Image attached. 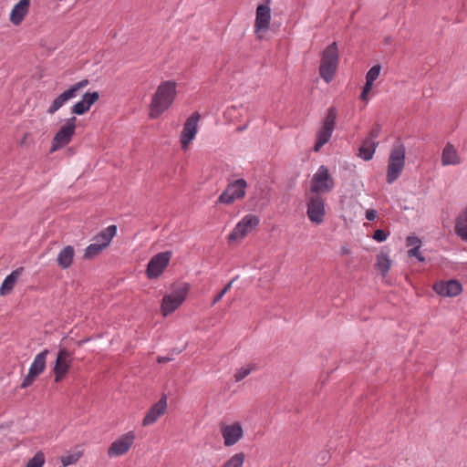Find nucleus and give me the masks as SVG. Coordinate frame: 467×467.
<instances>
[{
    "label": "nucleus",
    "instance_id": "obj_11",
    "mask_svg": "<svg viewBox=\"0 0 467 467\" xmlns=\"http://www.w3.org/2000/svg\"><path fill=\"white\" fill-rule=\"evenodd\" d=\"M271 8L267 4L259 5L256 8L254 30L259 40L264 39L265 33L270 27Z\"/></svg>",
    "mask_w": 467,
    "mask_h": 467
},
{
    "label": "nucleus",
    "instance_id": "obj_25",
    "mask_svg": "<svg viewBox=\"0 0 467 467\" xmlns=\"http://www.w3.org/2000/svg\"><path fill=\"white\" fill-rule=\"evenodd\" d=\"M22 271H23V268H18V269L13 271L10 275H8L5 278V280L3 281L2 285L0 287V295L1 296H6L13 290Z\"/></svg>",
    "mask_w": 467,
    "mask_h": 467
},
{
    "label": "nucleus",
    "instance_id": "obj_4",
    "mask_svg": "<svg viewBox=\"0 0 467 467\" xmlns=\"http://www.w3.org/2000/svg\"><path fill=\"white\" fill-rule=\"evenodd\" d=\"M335 187V181L327 166L321 165L310 181V193L318 194L330 192Z\"/></svg>",
    "mask_w": 467,
    "mask_h": 467
},
{
    "label": "nucleus",
    "instance_id": "obj_42",
    "mask_svg": "<svg viewBox=\"0 0 467 467\" xmlns=\"http://www.w3.org/2000/svg\"><path fill=\"white\" fill-rule=\"evenodd\" d=\"M172 358H169V357H158L157 358V361L158 363H165V362H169V361H171Z\"/></svg>",
    "mask_w": 467,
    "mask_h": 467
},
{
    "label": "nucleus",
    "instance_id": "obj_44",
    "mask_svg": "<svg viewBox=\"0 0 467 467\" xmlns=\"http://www.w3.org/2000/svg\"><path fill=\"white\" fill-rule=\"evenodd\" d=\"M349 254H350V250L347 245H344L341 247V249H340L341 255Z\"/></svg>",
    "mask_w": 467,
    "mask_h": 467
},
{
    "label": "nucleus",
    "instance_id": "obj_20",
    "mask_svg": "<svg viewBox=\"0 0 467 467\" xmlns=\"http://www.w3.org/2000/svg\"><path fill=\"white\" fill-rule=\"evenodd\" d=\"M433 290L435 293L441 296H458L462 290V285L457 280H449V281H441L437 282L433 285Z\"/></svg>",
    "mask_w": 467,
    "mask_h": 467
},
{
    "label": "nucleus",
    "instance_id": "obj_34",
    "mask_svg": "<svg viewBox=\"0 0 467 467\" xmlns=\"http://www.w3.org/2000/svg\"><path fill=\"white\" fill-rule=\"evenodd\" d=\"M381 67L379 65L373 66L366 75V80L374 84V81L379 78L380 74Z\"/></svg>",
    "mask_w": 467,
    "mask_h": 467
},
{
    "label": "nucleus",
    "instance_id": "obj_10",
    "mask_svg": "<svg viewBox=\"0 0 467 467\" xmlns=\"http://www.w3.org/2000/svg\"><path fill=\"white\" fill-rule=\"evenodd\" d=\"M188 289V285H185L183 287L176 289L163 296L161 309L164 317L174 312L184 302Z\"/></svg>",
    "mask_w": 467,
    "mask_h": 467
},
{
    "label": "nucleus",
    "instance_id": "obj_5",
    "mask_svg": "<svg viewBox=\"0 0 467 467\" xmlns=\"http://www.w3.org/2000/svg\"><path fill=\"white\" fill-rule=\"evenodd\" d=\"M116 225H110L96 235L94 242L86 248L84 257L86 259H92L100 254L109 244L116 234Z\"/></svg>",
    "mask_w": 467,
    "mask_h": 467
},
{
    "label": "nucleus",
    "instance_id": "obj_30",
    "mask_svg": "<svg viewBox=\"0 0 467 467\" xmlns=\"http://www.w3.org/2000/svg\"><path fill=\"white\" fill-rule=\"evenodd\" d=\"M245 461L244 452H237L223 463L221 467H243Z\"/></svg>",
    "mask_w": 467,
    "mask_h": 467
},
{
    "label": "nucleus",
    "instance_id": "obj_26",
    "mask_svg": "<svg viewBox=\"0 0 467 467\" xmlns=\"http://www.w3.org/2000/svg\"><path fill=\"white\" fill-rule=\"evenodd\" d=\"M136 434L133 431L119 437V455L127 453L134 443Z\"/></svg>",
    "mask_w": 467,
    "mask_h": 467
},
{
    "label": "nucleus",
    "instance_id": "obj_19",
    "mask_svg": "<svg viewBox=\"0 0 467 467\" xmlns=\"http://www.w3.org/2000/svg\"><path fill=\"white\" fill-rule=\"evenodd\" d=\"M167 410V397L166 395H162V397L156 402L149 411L146 413L142 424L143 426H148L155 423L158 419L162 416Z\"/></svg>",
    "mask_w": 467,
    "mask_h": 467
},
{
    "label": "nucleus",
    "instance_id": "obj_7",
    "mask_svg": "<svg viewBox=\"0 0 467 467\" xmlns=\"http://www.w3.org/2000/svg\"><path fill=\"white\" fill-rule=\"evenodd\" d=\"M247 182L244 179H238L228 183L225 190L221 193L217 203L232 204L236 200L245 196Z\"/></svg>",
    "mask_w": 467,
    "mask_h": 467
},
{
    "label": "nucleus",
    "instance_id": "obj_15",
    "mask_svg": "<svg viewBox=\"0 0 467 467\" xmlns=\"http://www.w3.org/2000/svg\"><path fill=\"white\" fill-rule=\"evenodd\" d=\"M88 84V81L87 79H83L71 86L68 89L65 90L53 100L51 106L47 109V113L52 115L57 112L69 99L77 97L78 91L84 88Z\"/></svg>",
    "mask_w": 467,
    "mask_h": 467
},
{
    "label": "nucleus",
    "instance_id": "obj_8",
    "mask_svg": "<svg viewBox=\"0 0 467 467\" xmlns=\"http://www.w3.org/2000/svg\"><path fill=\"white\" fill-rule=\"evenodd\" d=\"M76 117H72L61 126L52 140L50 152L58 150L71 141L76 130Z\"/></svg>",
    "mask_w": 467,
    "mask_h": 467
},
{
    "label": "nucleus",
    "instance_id": "obj_3",
    "mask_svg": "<svg viewBox=\"0 0 467 467\" xmlns=\"http://www.w3.org/2000/svg\"><path fill=\"white\" fill-rule=\"evenodd\" d=\"M405 146L398 142L390 150L388 161L387 182L393 183L400 175L405 166Z\"/></svg>",
    "mask_w": 467,
    "mask_h": 467
},
{
    "label": "nucleus",
    "instance_id": "obj_32",
    "mask_svg": "<svg viewBox=\"0 0 467 467\" xmlns=\"http://www.w3.org/2000/svg\"><path fill=\"white\" fill-rule=\"evenodd\" d=\"M255 367L254 364H247L240 368H237L234 378L236 382H239L245 379L253 370H254Z\"/></svg>",
    "mask_w": 467,
    "mask_h": 467
},
{
    "label": "nucleus",
    "instance_id": "obj_35",
    "mask_svg": "<svg viewBox=\"0 0 467 467\" xmlns=\"http://www.w3.org/2000/svg\"><path fill=\"white\" fill-rule=\"evenodd\" d=\"M235 279H233L231 280L223 289L222 291L213 298V302H212V306H214L215 304H217L222 298L223 296L230 290V288L232 287V285L233 283L234 282Z\"/></svg>",
    "mask_w": 467,
    "mask_h": 467
},
{
    "label": "nucleus",
    "instance_id": "obj_36",
    "mask_svg": "<svg viewBox=\"0 0 467 467\" xmlns=\"http://www.w3.org/2000/svg\"><path fill=\"white\" fill-rule=\"evenodd\" d=\"M406 244L408 247L420 249L421 245V241L417 236L410 235L407 237Z\"/></svg>",
    "mask_w": 467,
    "mask_h": 467
},
{
    "label": "nucleus",
    "instance_id": "obj_16",
    "mask_svg": "<svg viewBox=\"0 0 467 467\" xmlns=\"http://www.w3.org/2000/svg\"><path fill=\"white\" fill-rule=\"evenodd\" d=\"M47 354L48 350L45 349L35 357L29 368L27 375L25 377L21 383L22 389L29 387L36 379V377L39 376L45 370Z\"/></svg>",
    "mask_w": 467,
    "mask_h": 467
},
{
    "label": "nucleus",
    "instance_id": "obj_37",
    "mask_svg": "<svg viewBox=\"0 0 467 467\" xmlns=\"http://www.w3.org/2000/svg\"><path fill=\"white\" fill-rule=\"evenodd\" d=\"M408 256L416 257L419 262L425 261V257L420 254V249L417 248H410V250H408Z\"/></svg>",
    "mask_w": 467,
    "mask_h": 467
},
{
    "label": "nucleus",
    "instance_id": "obj_28",
    "mask_svg": "<svg viewBox=\"0 0 467 467\" xmlns=\"http://www.w3.org/2000/svg\"><path fill=\"white\" fill-rule=\"evenodd\" d=\"M455 233L462 241L467 242V209L456 219Z\"/></svg>",
    "mask_w": 467,
    "mask_h": 467
},
{
    "label": "nucleus",
    "instance_id": "obj_12",
    "mask_svg": "<svg viewBox=\"0 0 467 467\" xmlns=\"http://www.w3.org/2000/svg\"><path fill=\"white\" fill-rule=\"evenodd\" d=\"M260 220L254 214H247L235 225L228 235V240L237 241L243 239L259 224Z\"/></svg>",
    "mask_w": 467,
    "mask_h": 467
},
{
    "label": "nucleus",
    "instance_id": "obj_45",
    "mask_svg": "<svg viewBox=\"0 0 467 467\" xmlns=\"http://www.w3.org/2000/svg\"><path fill=\"white\" fill-rule=\"evenodd\" d=\"M368 93H365V90L363 89V90H362V92H361V94H360V99H361L362 100L367 101V100H368Z\"/></svg>",
    "mask_w": 467,
    "mask_h": 467
},
{
    "label": "nucleus",
    "instance_id": "obj_31",
    "mask_svg": "<svg viewBox=\"0 0 467 467\" xmlns=\"http://www.w3.org/2000/svg\"><path fill=\"white\" fill-rule=\"evenodd\" d=\"M81 451H74L72 452H68L61 457V462L64 467H67L68 465L75 464L78 462V460L82 456Z\"/></svg>",
    "mask_w": 467,
    "mask_h": 467
},
{
    "label": "nucleus",
    "instance_id": "obj_33",
    "mask_svg": "<svg viewBox=\"0 0 467 467\" xmlns=\"http://www.w3.org/2000/svg\"><path fill=\"white\" fill-rule=\"evenodd\" d=\"M46 462L45 454L38 451L26 463V467H43Z\"/></svg>",
    "mask_w": 467,
    "mask_h": 467
},
{
    "label": "nucleus",
    "instance_id": "obj_22",
    "mask_svg": "<svg viewBox=\"0 0 467 467\" xmlns=\"http://www.w3.org/2000/svg\"><path fill=\"white\" fill-rule=\"evenodd\" d=\"M441 162L442 166H456L462 163V158L454 145L448 142L444 146L441 152Z\"/></svg>",
    "mask_w": 467,
    "mask_h": 467
},
{
    "label": "nucleus",
    "instance_id": "obj_23",
    "mask_svg": "<svg viewBox=\"0 0 467 467\" xmlns=\"http://www.w3.org/2000/svg\"><path fill=\"white\" fill-rule=\"evenodd\" d=\"M99 95L98 92L86 93L83 96L82 100L77 102L72 107V112L77 115H82L85 112L88 111L90 107L99 99Z\"/></svg>",
    "mask_w": 467,
    "mask_h": 467
},
{
    "label": "nucleus",
    "instance_id": "obj_47",
    "mask_svg": "<svg viewBox=\"0 0 467 467\" xmlns=\"http://www.w3.org/2000/svg\"><path fill=\"white\" fill-rule=\"evenodd\" d=\"M245 128H246L245 126L244 127H239V128H237V130L238 131H243V130H245Z\"/></svg>",
    "mask_w": 467,
    "mask_h": 467
},
{
    "label": "nucleus",
    "instance_id": "obj_13",
    "mask_svg": "<svg viewBox=\"0 0 467 467\" xmlns=\"http://www.w3.org/2000/svg\"><path fill=\"white\" fill-rule=\"evenodd\" d=\"M171 256L172 253L171 251L161 252L155 254L147 265L146 273L148 277H159L168 266Z\"/></svg>",
    "mask_w": 467,
    "mask_h": 467
},
{
    "label": "nucleus",
    "instance_id": "obj_41",
    "mask_svg": "<svg viewBox=\"0 0 467 467\" xmlns=\"http://www.w3.org/2000/svg\"><path fill=\"white\" fill-rule=\"evenodd\" d=\"M109 455L111 457L117 455V441L111 443L109 449Z\"/></svg>",
    "mask_w": 467,
    "mask_h": 467
},
{
    "label": "nucleus",
    "instance_id": "obj_18",
    "mask_svg": "<svg viewBox=\"0 0 467 467\" xmlns=\"http://www.w3.org/2000/svg\"><path fill=\"white\" fill-rule=\"evenodd\" d=\"M220 432L226 447L236 444L244 437V429L240 422L236 421L232 424H222Z\"/></svg>",
    "mask_w": 467,
    "mask_h": 467
},
{
    "label": "nucleus",
    "instance_id": "obj_46",
    "mask_svg": "<svg viewBox=\"0 0 467 467\" xmlns=\"http://www.w3.org/2000/svg\"><path fill=\"white\" fill-rule=\"evenodd\" d=\"M27 137H28V133H26V134L24 135L23 139L21 140V141H20V143H19V144H20V145L25 144L26 140L27 139Z\"/></svg>",
    "mask_w": 467,
    "mask_h": 467
},
{
    "label": "nucleus",
    "instance_id": "obj_1",
    "mask_svg": "<svg viewBox=\"0 0 467 467\" xmlns=\"http://www.w3.org/2000/svg\"><path fill=\"white\" fill-rule=\"evenodd\" d=\"M177 84L173 80L160 83L150 104L149 117L151 119L159 118L174 102L177 95Z\"/></svg>",
    "mask_w": 467,
    "mask_h": 467
},
{
    "label": "nucleus",
    "instance_id": "obj_21",
    "mask_svg": "<svg viewBox=\"0 0 467 467\" xmlns=\"http://www.w3.org/2000/svg\"><path fill=\"white\" fill-rule=\"evenodd\" d=\"M31 0H19L12 8L9 21L14 26H19L29 13Z\"/></svg>",
    "mask_w": 467,
    "mask_h": 467
},
{
    "label": "nucleus",
    "instance_id": "obj_29",
    "mask_svg": "<svg viewBox=\"0 0 467 467\" xmlns=\"http://www.w3.org/2000/svg\"><path fill=\"white\" fill-rule=\"evenodd\" d=\"M390 266L391 261L388 254L383 253L378 254L375 267L381 273L383 277L387 275Z\"/></svg>",
    "mask_w": 467,
    "mask_h": 467
},
{
    "label": "nucleus",
    "instance_id": "obj_40",
    "mask_svg": "<svg viewBox=\"0 0 467 467\" xmlns=\"http://www.w3.org/2000/svg\"><path fill=\"white\" fill-rule=\"evenodd\" d=\"M377 211L374 209H369L366 211V219L368 221H373L377 217Z\"/></svg>",
    "mask_w": 467,
    "mask_h": 467
},
{
    "label": "nucleus",
    "instance_id": "obj_17",
    "mask_svg": "<svg viewBox=\"0 0 467 467\" xmlns=\"http://www.w3.org/2000/svg\"><path fill=\"white\" fill-rule=\"evenodd\" d=\"M72 362V353L66 348L59 349L53 368L56 382H59L66 377L71 368Z\"/></svg>",
    "mask_w": 467,
    "mask_h": 467
},
{
    "label": "nucleus",
    "instance_id": "obj_6",
    "mask_svg": "<svg viewBox=\"0 0 467 467\" xmlns=\"http://www.w3.org/2000/svg\"><path fill=\"white\" fill-rule=\"evenodd\" d=\"M337 115V111L336 108L331 107L328 109L323 121V125L317 132V142L314 146V150L316 152L319 151L320 149L330 140L336 126Z\"/></svg>",
    "mask_w": 467,
    "mask_h": 467
},
{
    "label": "nucleus",
    "instance_id": "obj_2",
    "mask_svg": "<svg viewBox=\"0 0 467 467\" xmlns=\"http://www.w3.org/2000/svg\"><path fill=\"white\" fill-rule=\"evenodd\" d=\"M338 65V48L336 42H333L322 52L319 67L320 77L329 83L337 71Z\"/></svg>",
    "mask_w": 467,
    "mask_h": 467
},
{
    "label": "nucleus",
    "instance_id": "obj_24",
    "mask_svg": "<svg viewBox=\"0 0 467 467\" xmlns=\"http://www.w3.org/2000/svg\"><path fill=\"white\" fill-rule=\"evenodd\" d=\"M75 249L72 245L65 246L57 256V264L62 269L69 268L74 261Z\"/></svg>",
    "mask_w": 467,
    "mask_h": 467
},
{
    "label": "nucleus",
    "instance_id": "obj_39",
    "mask_svg": "<svg viewBox=\"0 0 467 467\" xmlns=\"http://www.w3.org/2000/svg\"><path fill=\"white\" fill-rule=\"evenodd\" d=\"M387 237L388 234L381 229L376 230L373 234V239H375L377 242H384Z\"/></svg>",
    "mask_w": 467,
    "mask_h": 467
},
{
    "label": "nucleus",
    "instance_id": "obj_9",
    "mask_svg": "<svg viewBox=\"0 0 467 467\" xmlns=\"http://www.w3.org/2000/svg\"><path fill=\"white\" fill-rule=\"evenodd\" d=\"M306 214L311 223L321 224L326 215L325 199L318 194H310L306 200Z\"/></svg>",
    "mask_w": 467,
    "mask_h": 467
},
{
    "label": "nucleus",
    "instance_id": "obj_14",
    "mask_svg": "<svg viewBox=\"0 0 467 467\" xmlns=\"http://www.w3.org/2000/svg\"><path fill=\"white\" fill-rule=\"evenodd\" d=\"M201 115L198 112L192 113L183 124L182 130L180 135V142L182 150H187L190 143L195 139L198 131V122Z\"/></svg>",
    "mask_w": 467,
    "mask_h": 467
},
{
    "label": "nucleus",
    "instance_id": "obj_43",
    "mask_svg": "<svg viewBox=\"0 0 467 467\" xmlns=\"http://www.w3.org/2000/svg\"><path fill=\"white\" fill-rule=\"evenodd\" d=\"M372 87H373V83L368 82L366 80L365 86L363 88V89L365 90V93H368L371 90Z\"/></svg>",
    "mask_w": 467,
    "mask_h": 467
},
{
    "label": "nucleus",
    "instance_id": "obj_38",
    "mask_svg": "<svg viewBox=\"0 0 467 467\" xmlns=\"http://www.w3.org/2000/svg\"><path fill=\"white\" fill-rule=\"evenodd\" d=\"M380 131H381L380 125L375 124L372 127V129L369 132V136L367 138V140H373L374 141H376L375 140L379 136Z\"/></svg>",
    "mask_w": 467,
    "mask_h": 467
},
{
    "label": "nucleus",
    "instance_id": "obj_27",
    "mask_svg": "<svg viewBox=\"0 0 467 467\" xmlns=\"http://www.w3.org/2000/svg\"><path fill=\"white\" fill-rule=\"evenodd\" d=\"M377 146L378 142L374 141L373 140L366 139L359 148L358 156L362 158L364 161L371 160L374 156Z\"/></svg>",
    "mask_w": 467,
    "mask_h": 467
}]
</instances>
